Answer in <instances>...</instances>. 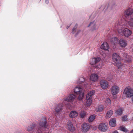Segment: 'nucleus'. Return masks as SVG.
<instances>
[{"label": "nucleus", "mask_w": 133, "mask_h": 133, "mask_svg": "<svg viewBox=\"0 0 133 133\" xmlns=\"http://www.w3.org/2000/svg\"><path fill=\"white\" fill-rule=\"evenodd\" d=\"M47 122L44 119L43 121L40 122L39 123V125L40 128L37 126L36 125H35L33 123L29 125L26 127V130L32 133H37V132L40 133L41 132L40 130L41 127H44L45 128H49L48 125L46 124Z\"/></svg>", "instance_id": "obj_1"}, {"label": "nucleus", "mask_w": 133, "mask_h": 133, "mask_svg": "<svg viewBox=\"0 0 133 133\" xmlns=\"http://www.w3.org/2000/svg\"><path fill=\"white\" fill-rule=\"evenodd\" d=\"M112 59L118 67V69L120 71L125 70V66L124 65L121 63L120 62V58L119 56L116 53H114L112 55Z\"/></svg>", "instance_id": "obj_2"}, {"label": "nucleus", "mask_w": 133, "mask_h": 133, "mask_svg": "<svg viewBox=\"0 0 133 133\" xmlns=\"http://www.w3.org/2000/svg\"><path fill=\"white\" fill-rule=\"evenodd\" d=\"M76 96L73 94H71L69 95L68 97H66L64 98L63 102L67 106L71 107V104H72V102L76 98Z\"/></svg>", "instance_id": "obj_3"}, {"label": "nucleus", "mask_w": 133, "mask_h": 133, "mask_svg": "<svg viewBox=\"0 0 133 133\" xmlns=\"http://www.w3.org/2000/svg\"><path fill=\"white\" fill-rule=\"evenodd\" d=\"M95 93V90H92L89 92L86 95V98L87 101L86 104L87 106H89L91 104L92 101V96Z\"/></svg>", "instance_id": "obj_4"}, {"label": "nucleus", "mask_w": 133, "mask_h": 133, "mask_svg": "<svg viewBox=\"0 0 133 133\" xmlns=\"http://www.w3.org/2000/svg\"><path fill=\"white\" fill-rule=\"evenodd\" d=\"M124 22H125V24H128V25H133V18H130V19H129L127 18V19H123L119 21L118 24L117 25H125V24L124 23Z\"/></svg>", "instance_id": "obj_5"}, {"label": "nucleus", "mask_w": 133, "mask_h": 133, "mask_svg": "<svg viewBox=\"0 0 133 133\" xmlns=\"http://www.w3.org/2000/svg\"><path fill=\"white\" fill-rule=\"evenodd\" d=\"M119 87L116 85H114L112 86L111 88V92L112 94L114 96L116 95L119 91Z\"/></svg>", "instance_id": "obj_6"}, {"label": "nucleus", "mask_w": 133, "mask_h": 133, "mask_svg": "<svg viewBox=\"0 0 133 133\" xmlns=\"http://www.w3.org/2000/svg\"><path fill=\"white\" fill-rule=\"evenodd\" d=\"M124 92L127 97H130L133 95V90L131 88H127L124 90Z\"/></svg>", "instance_id": "obj_7"}, {"label": "nucleus", "mask_w": 133, "mask_h": 133, "mask_svg": "<svg viewBox=\"0 0 133 133\" xmlns=\"http://www.w3.org/2000/svg\"><path fill=\"white\" fill-rule=\"evenodd\" d=\"M98 128L101 131L105 132L108 129V126L106 124L102 123L99 125Z\"/></svg>", "instance_id": "obj_8"}, {"label": "nucleus", "mask_w": 133, "mask_h": 133, "mask_svg": "<svg viewBox=\"0 0 133 133\" xmlns=\"http://www.w3.org/2000/svg\"><path fill=\"white\" fill-rule=\"evenodd\" d=\"M90 125L89 123H85L82 125V130L83 132H86L89 130Z\"/></svg>", "instance_id": "obj_9"}, {"label": "nucleus", "mask_w": 133, "mask_h": 133, "mask_svg": "<svg viewBox=\"0 0 133 133\" xmlns=\"http://www.w3.org/2000/svg\"><path fill=\"white\" fill-rule=\"evenodd\" d=\"M63 106V104L62 103L58 104L56 106L55 112V115H57V114L62 109Z\"/></svg>", "instance_id": "obj_10"}, {"label": "nucleus", "mask_w": 133, "mask_h": 133, "mask_svg": "<svg viewBox=\"0 0 133 133\" xmlns=\"http://www.w3.org/2000/svg\"><path fill=\"white\" fill-rule=\"evenodd\" d=\"M101 85L103 89L107 88L108 86V83L106 80H102L100 82Z\"/></svg>", "instance_id": "obj_11"}, {"label": "nucleus", "mask_w": 133, "mask_h": 133, "mask_svg": "<svg viewBox=\"0 0 133 133\" xmlns=\"http://www.w3.org/2000/svg\"><path fill=\"white\" fill-rule=\"evenodd\" d=\"M101 59L100 58L94 57L90 60V64L91 65H94L98 62Z\"/></svg>", "instance_id": "obj_12"}, {"label": "nucleus", "mask_w": 133, "mask_h": 133, "mask_svg": "<svg viewBox=\"0 0 133 133\" xmlns=\"http://www.w3.org/2000/svg\"><path fill=\"white\" fill-rule=\"evenodd\" d=\"M124 36L128 37L130 36L131 34V32L127 28L124 29L123 31Z\"/></svg>", "instance_id": "obj_13"}, {"label": "nucleus", "mask_w": 133, "mask_h": 133, "mask_svg": "<svg viewBox=\"0 0 133 133\" xmlns=\"http://www.w3.org/2000/svg\"><path fill=\"white\" fill-rule=\"evenodd\" d=\"M133 13V9L130 8H129L125 11L124 15L127 17L131 15Z\"/></svg>", "instance_id": "obj_14"}, {"label": "nucleus", "mask_w": 133, "mask_h": 133, "mask_svg": "<svg viewBox=\"0 0 133 133\" xmlns=\"http://www.w3.org/2000/svg\"><path fill=\"white\" fill-rule=\"evenodd\" d=\"M113 7L112 6H111V4L110 3L107 6H105V5H102L99 8L100 9L104 10H105V11L107 9H111Z\"/></svg>", "instance_id": "obj_15"}, {"label": "nucleus", "mask_w": 133, "mask_h": 133, "mask_svg": "<svg viewBox=\"0 0 133 133\" xmlns=\"http://www.w3.org/2000/svg\"><path fill=\"white\" fill-rule=\"evenodd\" d=\"M98 76L96 74H91L90 76V79L92 81L95 82L98 79Z\"/></svg>", "instance_id": "obj_16"}, {"label": "nucleus", "mask_w": 133, "mask_h": 133, "mask_svg": "<svg viewBox=\"0 0 133 133\" xmlns=\"http://www.w3.org/2000/svg\"><path fill=\"white\" fill-rule=\"evenodd\" d=\"M68 127L69 130L72 132H74L75 130V128L73 126L72 122H70L68 124Z\"/></svg>", "instance_id": "obj_17"}, {"label": "nucleus", "mask_w": 133, "mask_h": 133, "mask_svg": "<svg viewBox=\"0 0 133 133\" xmlns=\"http://www.w3.org/2000/svg\"><path fill=\"white\" fill-rule=\"evenodd\" d=\"M101 48L105 50L108 51L109 47L108 44L106 42H104L101 45Z\"/></svg>", "instance_id": "obj_18"}, {"label": "nucleus", "mask_w": 133, "mask_h": 133, "mask_svg": "<svg viewBox=\"0 0 133 133\" xmlns=\"http://www.w3.org/2000/svg\"><path fill=\"white\" fill-rule=\"evenodd\" d=\"M74 93L76 94H79L80 93H81L83 92L82 91V89L79 87H77L74 89Z\"/></svg>", "instance_id": "obj_19"}, {"label": "nucleus", "mask_w": 133, "mask_h": 133, "mask_svg": "<svg viewBox=\"0 0 133 133\" xmlns=\"http://www.w3.org/2000/svg\"><path fill=\"white\" fill-rule=\"evenodd\" d=\"M123 58L124 59L125 61L128 62H130L132 61L131 57L125 54V55L124 56Z\"/></svg>", "instance_id": "obj_20"}, {"label": "nucleus", "mask_w": 133, "mask_h": 133, "mask_svg": "<svg viewBox=\"0 0 133 133\" xmlns=\"http://www.w3.org/2000/svg\"><path fill=\"white\" fill-rule=\"evenodd\" d=\"M78 115V113L76 111H71L69 114V116L71 118H74Z\"/></svg>", "instance_id": "obj_21"}, {"label": "nucleus", "mask_w": 133, "mask_h": 133, "mask_svg": "<svg viewBox=\"0 0 133 133\" xmlns=\"http://www.w3.org/2000/svg\"><path fill=\"white\" fill-rule=\"evenodd\" d=\"M119 43L120 46L122 47L125 46L127 45V43L125 40L123 39H120Z\"/></svg>", "instance_id": "obj_22"}, {"label": "nucleus", "mask_w": 133, "mask_h": 133, "mask_svg": "<svg viewBox=\"0 0 133 133\" xmlns=\"http://www.w3.org/2000/svg\"><path fill=\"white\" fill-rule=\"evenodd\" d=\"M123 109L122 108H120L117 110L115 111V113L118 115H120L123 113Z\"/></svg>", "instance_id": "obj_23"}, {"label": "nucleus", "mask_w": 133, "mask_h": 133, "mask_svg": "<svg viewBox=\"0 0 133 133\" xmlns=\"http://www.w3.org/2000/svg\"><path fill=\"white\" fill-rule=\"evenodd\" d=\"M116 124V119L114 118L110 120L109 121V125L111 127H115Z\"/></svg>", "instance_id": "obj_24"}, {"label": "nucleus", "mask_w": 133, "mask_h": 133, "mask_svg": "<svg viewBox=\"0 0 133 133\" xmlns=\"http://www.w3.org/2000/svg\"><path fill=\"white\" fill-rule=\"evenodd\" d=\"M110 41L112 44H115L118 42V39L117 37H115L111 38L110 40Z\"/></svg>", "instance_id": "obj_25"}, {"label": "nucleus", "mask_w": 133, "mask_h": 133, "mask_svg": "<svg viewBox=\"0 0 133 133\" xmlns=\"http://www.w3.org/2000/svg\"><path fill=\"white\" fill-rule=\"evenodd\" d=\"M104 107L102 105H100L98 106L96 110L97 112L102 111L104 109Z\"/></svg>", "instance_id": "obj_26"}, {"label": "nucleus", "mask_w": 133, "mask_h": 133, "mask_svg": "<svg viewBox=\"0 0 133 133\" xmlns=\"http://www.w3.org/2000/svg\"><path fill=\"white\" fill-rule=\"evenodd\" d=\"M95 118V115H92L89 117L88 119V121L89 122H90L94 121Z\"/></svg>", "instance_id": "obj_27"}, {"label": "nucleus", "mask_w": 133, "mask_h": 133, "mask_svg": "<svg viewBox=\"0 0 133 133\" xmlns=\"http://www.w3.org/2000/svg\"><path fill=\"white\" fill-rule=\"evenodd\" d=\"M113 113L112 111L110 110L108 111L106 115V117L108 118H110L112 115L113 114Z\"/></svg>", "instance_id": "obj_28"}, {"label": "nucleus", "mask_w": 133, "mask_h": 133, "mask_svg": "<svg viewBox=\"0 0 133 133\" xmlns=\"http://www.w3.org/2000/svg\"><path fill=\"white\" fill-rule=\"evenodd\" d=\"M85 81V79L83 77H81L79 79L78 81V84H82Z\"/></svg>", "instance_id": "obj_29"}, {"label": "nucleus", "mask_w": 133, "mask_h": 133, "mask_svg": "<svg viewBox=\"0 0 133 133\" xmlns=\"http://www.w3.org/2000/svg\"><path fill=\"white\" fill-rule=\"evenodd\" d=\"M86 115V112L84 111H82L80 112V116L82 118H83Z\"/></svg>", "instance_id": "obj_30"}, {"label": "nucleus", "mask_w": 133, "mask_h": 133, "mask_svg": "<svg viewBox=\"0 0 133 133\" xmlns=\"http://www.w3.org/2000/svg\"><path fill=\"white\" fill-rule=\"evenodd\" d=\"M105 102L107 105H109L111 104V101L109 98H107Z\"/></svg>", "instance_id": "obj_31"}, {"label": "nucleus", "mask_w": 133, "mask_h": 133, "mask_svg": "<svg viewBox=\"0 0 133 133\" xmlns=\"http://www.w3.org/2000/svg\"><path fill=\"white\" fill-rule=\"evenodd\" d=\"M79 95L78 97V99L79 100H81L83 99V97L84 96V94L83 92L79 94Z\"/></svg>", "instance_id": "obj_32"}, {"label": "nucleus", "mask_w": 133, "mask_h": 133, "mask_svg": "<svg viewBox=\"0 0 133 133\" xmlns=\"http://www.w3.org/2000/svg\"><path fill=\"white\" fill-rule=\"evenodd\" d=\"M77 25H75L74 27L73 28L72 30V33L74 34L75 32L76 31L77 29Z\"/></svg>", "instance_id": "obj_33"}, {"label": "nucleus", "mask_w": 133, "mask_h": 133, "mask_svg": "<svg viewBox=\"0 0 133 133\" xmlns=\"http://www.w3.org/2000/svg\"><path fill=\"white\" fill-rule=\"evenodd\" d=\"M120 129L125 132H127V130L126 129L123 127H120Z\"/></svg>", "instance_id": "obj_34"}, {"label": "nucleus", "mask_w": 133, "mask_h": 133, "mask_svg": "<svg viewBox=\"0 0 133 133\" xmlns=\"http://www.w3.org/2000/svg\"><path fill=\"white\" fill-rule=\"evenodd\" d=\"M122 121H126L127 119L126 115H124L122 117Z\"/></svg>", "instance_id": "obj_35"}, {"label": "nucleus", "mask_w": 133, "mask_h": 133, "mask_svg": "<svg viewBox=\"0 0 133 133\" xmlns=\"http://www.w3.org/2000/svg\"><path fill=\"white\" fill-rule=\"evenodd\" d=\"M95 23V21H94L92 22H91L89 25H95L96 24Z\"/></svg>", "instance_id": "obj_36"}, {"label": "nucleus", "mask_w": 133, "mask_h": 133, "mask_svg": "<svg viewBox=\"0 0 133 133\" xmlns=\"http://www.w3.org/2000/svg\"><path fill=\"white\" fill-rule=\"evenodd\" d=\"M81 31L80 30H78L77 32V33L75 34V37H76L77 36V35H78V33H79V32H80Z\"/></svg>", "instance_id": "obj_37"}, {"label": "nucleus", "mask_w": 133, "mask_h": 133, "mask_svg": "<svg viewBox=\"0 0 133 133\" xmlns=\"http://www.w3.org/2000/svg\"><path fill=\"white\" fill-rule=\"evenodd\" d=\"M88 84V83H85L84 84V87H87V86Z\"/></svg>", "instance_id": "obj_38"}, {"label": "nucleus", "mask_w": 133, "mask_h": 133, "mask_svg": "<svg viewBox=\"0 0 133 133\" xmlns=\"http://www.w3.org/2000/svg\"><path fill=\"white\" fill-rule=\"evenodd\" d=\"M49 0H46L45 1V3L46 4H48L49 3Z\"/></svg>", "instance_id": "obj_39"}, {"label": "nucleus", "mask_w": 133, "mask_h": 133, "mask_svg": "<svg viewBox=\"0 0 133 133\" xmlns=\"http://www.w3.org/2000/svg\"><path fill=\"white\" fill-rule=\"evenodd\" d=\"M112 133H119L117 131H115L113 132Z\"/></svg>", "instance_id": "obj_40"}, {"label": "nucleus", "mask_w": 133, "mask_h": 133, "mask_svg": "<svg viewBox=\"0 0 133 133\" xmlns=\"http://www.w3.org/2000/svg\"><path fill=\"white\" fill-rule=\"evenodd\" d=\"M102 65L101 64V65H100L99 66H98V67L99 68H100L102 67Z\"/></svg>", "instance_id": "obj_41"}, {"label": "nucleus", "mask_w": 133, "mask_h": 133, "mask_svg": "<svg viewBox=\"0 0 133 133\" xmlns=\"http://www.w3.org/2000/svg\"><path fill=\"white\" fill-rule=\"evenodd\" d=\"M122 30H120L118 31V32L119 33L121 32H122Z\"/></svg>", "instance_id": "obj_42"}, {"label": "nucleus", "mask_w": 133, "mask_h": 133, "mask_svg": "<svg viewBox=\"0 0 133 133\" xmlns=\"http://www.w3.org/2000/svg\"><path fill=\"white\" fill-rule=\"evenodd\" d=\"M130 133H133V129L130 131Z\"/></svg>", "instance_id": "obj_43"}, {"label": "nucleus", "mask_w": 133, "mask_h": 133, "mask_svg": "<svg viewBox=\"0 0 133 133\" xmlns=\"http://www.w3.org/2000/svg\"><path fill=\"white\" fill-rule=\"evenodd\" d=\"M117 97L116 96H115L114 97V99H116L117 98Z\"/></svg>", "instance_id": "obj_44"}, {"label": "nucleus", "mask_w": 133, "mask_h": 133, "mask_svg": "<svg viewBox=\"0 0 133 133\" xmlns=\"http://www.w3.org/2000/svg\"><path fill=\"white\" fill-rule=\"evenodd\" d=\"M69 26H70V25L68 26H67V27H66L67 29L69 27Z\"/></svg>", "instance_id": "obj_45"}, {"label": "nucleus", "mask_w": 133, "mask_h": 133, "mask_svg": "<svg viewBox=\"0 0 133 133\" xmlns=\"http://www.w3.org/2000/svg\"><path fill=\"white\" fill-rule=\"evenodd\" d=\"M95 26V25H93V26L92 27H93V28H95V27L94 26Z\"/></svg>", "instance_id": "obj_46"}, {"label": "nucleus", "mask_w": 133, "mask_h": 133, "mask_svg": "<svg viewBox=\"0 0 133 133\" xmlns=\"http://www.w3.org/2000/svg\"><path fill=\"white\" fill-rule=\"evenodd\" d=\"M90 26V25H88V27H89Z\"/></svg>", "instance_id": "obj_47"}, {"label": "nucleus", "mask_w": 133, "mask_h": 133, "mask_svg": "<svg viewBox=\"0 0 133 133\" xmlns=\"http://www.w3.org/2000/svg\"><path fill=\"white\" fill-rule=\"evenodd\" d=\"M95 29H92V30H94Z\"/></svg>", "instance_id": "obj_48"}, {"label": "nucleus", "mask_w": 133, "mask_h": 133, "mask_svg": "<svg viewBox=\"0 0 133 133\" xmlns=\"http://www.w3.org/2000/svg\"><path fill=\"white\" fill-rule=\"evenodd\" d=\"M95 29H92V30H94Z\"/></svg>", "instance_id": "obj_49"}, {"label": "nucleus", "mask_w": 133, "mask_h": 133, "mask_svg": "<svg viewBox=\"0 0 133 133\" xmlns=\"http://www.w3.org/2000/svg\"><path fill=\"white\" fill-rule=\"evenodd\" d=\"M95 29H92V30H94Z\"/></svg>", "instance_id": "obj_50"}, {"label": "nucleus", "mask_w": 133, "mask_h": 133, "mask_svg": "<svg viewBox=\"0 0 133 133\" xmlns=\"http://www.w3.org/2000/svg\"><path fill=\"white\" fill-rule=\"evenodd\" d=\"M132 27H133V25H132Z\"/></svg>", "instance_id": "obj_51"}]
</instances>
